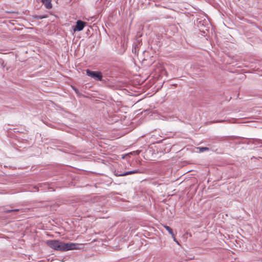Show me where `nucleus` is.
<instances>
[{
  "mask_svg": "<svg viewBox=\"0 0 262 262\" xmlns=\"http://www.w3.org/2000/svg\"><path fill=\"white\" fill-rule=\"evenodd\" d=\"M47 244L50 248L55 250L60 251H65L78 249L76 247V244L73 243H65L58 240L48 241Z\"/></svg>",
  "mask_w": 262,
  "mask_h": 262,
  "instance_id": "f257e3e1",
  "label": "nucleus"
},
{
  "mask_svg": "<svg viewBox=\"0 0 262 262\" xmlns=\"http://www.w3.org/2000/svg\"><path fill=\"white\" fill-rule=\"evenodd\" d=\"M164 227L166 229V230L168 232V233L171 235L173 241L177 243L178 245H179V243L178 241L176 239V236L174 234L173 232V231L172 229H171L169 226L164 225Z\"/></svg>",
  "mask_w": 262,
  "mask_h": 262,
  "instance_id": "20e7f679",
  "label": "nucleus"
},
{
  "mask_svg": "<svg viewBox=\"0 0 262 262\" xmlns=\"http://www.w3.org/2000/svg\"><path fill=\"white\" fill-rule=\"evenodd\" d=\"M18 209H15V210H11V211H18Z\"/></svg>",
  "mask_w": 262,
  "mask_h": 262,
  "instance_id": "1a4fd4ad",
  "label": "nucleus"
},
{
  "mask_svg": "<svg viewBox=\"0 0 262 262\" xmlns=\"http://www.w3.org/2000/svg\"><path fill=\"white\" fill-rule=\"evenodd\" d=\"M85 25H86V23L83 22L80 20H78L76 22V25L74 29V31H80L82 30L83 29L84 27L85 26Z\"/></svg>",
  "mask_w": 262,
  "mask_h": 262,
  "instance_id": "7ed1b4c3",
  "label": "nucleus"
},
{
  "mask_svg": "<svg viewBox=\"0 0 262 262\" xmlns=\"http://www.w3.org/2000/svg\"><path fill=\"white\" fill-rule=\"evenodd\" d=\"M45 17H46V16H42H42H39V17H38V18H39V19H42V18H45Z\"/></svg>",
  "mask_w": 262,
  "mask_h": 262,
  "instance_id": "6e6552de",
  "label": "nucleus"
},
{
  "mask_svg": "<svg viewBox=\"0 0 262 262\" xmlns=\"http://www.w3.org/2000/svg\"><path fill=\"white\" fill-rule=\"evenodd\" d=\"M139 172V170H133V171H127V172H125L124 173L120 174L118 175V176H127V175H128V174H134V173H138Z\"/></svg>",
  "mask_w": 262,
  "mask_h": 262,
  "instance_id": "423d86ee",
  "label": "nucleus"
},
{
  "mask_svg": "<svg viewBox=\"0 0 262 262\" xmlns=\"http://www.w3.org/2000/svg\"><path fill=\"white\" fill-rule=\"evenodd\" d=\"M86 74L93 78L95 79L101 81L102 78V75L101 72H94L91 71L89 70H86Z\"/></svg>",
  "mask_w": 262,
  "mask_h": 262,
  "instance_id": "f03ea898",
  "label": "nucleus"
},
{
  "mask_svg": "<svg viewBox=\"0 0 262 262\" xmlns=\"http://www.w3.org/2000/svg\"><path fill=\"white\" fill-rule=\"evenodd\" d=\"M41 2L46 8L51 9L52 8L51 0H41Z\"/></svg>",
  "mask_w": 262,
  "mask_h": 262,
  "instance_id": "39448f33",
  "label": "nucleus"
},
{
  "mask_svg": "<svg viewBox=\"0 0 262 262\" xmlns=\"http://www.w3.org/2000/svg\"><path fill=\"white\" fill-rule=\"evenodd\" d=\"M209 148L208 147H201L200 148V151L201 152H203L206 150H208Z\"/></svg>",
  "mask_w": 262,
  "mask_h": 262,
  "instance_id": "0eeeda50",
  "label": "nucleus"
}]
</instances>
